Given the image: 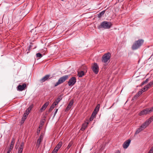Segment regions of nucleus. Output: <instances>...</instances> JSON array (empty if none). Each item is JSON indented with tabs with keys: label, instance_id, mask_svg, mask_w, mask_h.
Wrapping results in <instances>:
<instances>
[{
	"label": "nucleus",
	"instance_id": "nucleus-17",
	"mask_svg": "<svg viewBox=\"0 0 153 153\" xmlns=\"http://www.w3.org/2000/svg\"><path fill=\"white\" fill-rule=\"evenodd\" d=\"M73 103L74 101L73 100H71L66 108V111H68L70 109L72 106L73 105Z\"/></svg>",
	"mask_w": 153,
	"mask_h": 153
},
{
	"label": "nucleus",
	"instance_id": "nucleus-36",
	"mask_svg": "<svg viewBox=\"0 0 153 153\" xmlns=\"http://www.w3.org/2000/svg\"><path fill=\"white\" fill-rule=\"evenodd\" d=\"M58 109H56V111H55V112H54V117L55 116V115H56V113L58 111Z\"/></svg>",
	"mask_w": 153,
	"mask_h": 153
},
{
	"label": "nucleus",
	"instance_id": "nucleus-21",
	"mask_svg": "<svg viewBox=\"0 0 153 153\" xmlns=\"http://www.w3.org/2000/svg\"><path fill=\"white\" fill-rule=\"evenodd\" d=\"M78 73L79 77H81L84 75V72L83 71H78Z\"/></svg>",
	"mask_w": 153,
	"mask_h": 153
},
{
	"label": "nucleus",
	"instance_id": "nucleus-22",
	"mask_svg": "<svg viewBox=\"0 0 153 153\" xmlns=\"http://www.w3.org/2000/svg\"><path fill=\"white\" fill-rule=\"evenodd\" d=\"M27 117L25 115H23V117L22 118V120L20 123L21 124L24 123L25 120L26 119Z\"/></svg>",
	"mask_w": 153,
	"mask_h": 153
},
{
	"label": "nucleus",
	"instance_id": "nucleus-3",
	"mask_svg": "<svg viewBox=\"0 0 153 153\" xmlns=\"http://www.w3.org/2000/svg\"><path fill=\"white\" fill-rule=\"evenodd\" d=\"M111 57V54L109 52L105 53L103 55L102 58L101 60L102 62L106 63L109 60Z\"/></svg>",
	"mask_w": 153,
	"mask_h": 153
},
{
	"label": "nucleus",
	"instance_id": "nucleus-33",
	"mask_svg": "<svg viewBox=\"0 0 153 153\" xmlns=\"http://www.w3.org/2000/svg\"><path fill=\"white\" fill-rule=\"evenodd\" d=\"M153 152V149L152 147L148 153H152Z\"/></svg>",
	"mask_w": 153,
	"mask_h": 153
},
{
	"label": "nucleus",
	"instance_id": "nucleus-5",
	"mask_svg": "<svg viewBox=\"0 0 153 153\" xmlns=\"http://www.w3.org/2000/svg\"><path fill=\"white\" fill-rule=\"evenodd\" d=\"M61 99H62L58 97L53 103L49 109V111H52V110L55 108V106L58 105Z\"/></svg>",
	"mask_w": 153,
	"mask_h": 153
},
{
	"label": "nucleus",
	"instance_id": "nucleus-20",
	"mask_svg": "<svg viewBox=\"0 0 153 153\" xmlns=\"http://www.w3.org/2000/svg\"><path fill=\"white\" fill-rule=\"evenodd\" d=\"M143 92L140 90L134 97V99L137 98L140 95H141Z\"/></svg>",
	"mask_w": 153,
	"mask_h": 153
},
{
	"label": "nucleus",
	"instance_id": "nucleus-40",
	"mask_svg": "<svg viewBox=\"0 0 153 153\" xmlns=\"http://www.w3.org/2000/svg\"><path fill=\"white\" fill-rule=\"evenodd\" d=\"M144 84H145V83H144V81L142 83V85H144Z\"/></svg>",
	"mask_w": 153,
	"mask_h": 153
},
{
	"label": "nucleus",
	"instance_id": "nucleus-19",
	"mask_svg": "<svg viewBox=\"0 0 153 153\" xmlns=\"http://www.w3.org/2000/svg\"><path fill=\"white\" fill-rule=\"evenodd\" d=\"M49 103V102H47L45 103L42 106V107L40 109L41 110H44L47 108Z\"/></svg>",
	"mask_w": 153,
	"mask_h": 153
},
{
	"label": "nucleus",
	"instance_id": "nucleus-42",
	"mask_svg": "<svg viewBox=\"0 0 153 153\" xmlns=\"http://www.w3.org/2000/svg\"><path fill=\"white\" fill-rule=\"evenodd\" d=\"M39 132H40V130H39V131H37V133H39Z\"/></svg>",
	"mask_w": 153,
	"mask_h": 153
},
{
	"label": "nucleus",
	"instance_id": "nucleus-1",
	"mask_svg": "<svg viewBox=\"0 0 153 153\" xmlns=\"http://www.w3.org/2000/svg\"><path fill=\"white\" fill-rule=\"evenodd\" d=\"M144 40L142 39H139L135 42L132 46V49L133 50H135L139 48L143 45Z\"/></svg>",
	"mask_w": 153,
	"mask_h": 153
},
{
	"label": "nucleus",
	"instance_id": "nucleus-28",
	"mask_svg": "<svg viewBox=\"0 0 153 153\" xmlns=\"http://www.w3.org/2000/svg\"><path fill=\"white\" fill-rule=\"evenodd\" d=\"M36 56L37 57L41 58L42 57V54L39 53H38L36 54Z\"/></svg>",
	"mask_w": 153,
	"mask_h": 153
},
{
	"label": "nucleus",
	"instance_id": "nucleus-12",
	"mask_svg": "<svg viewBox=\"0 0 153 153\" xmlns=\"http://www.w3.org/2000/svg\"><path fill=\"white\" fill-rule=\"evenodd\" d=\"M24 145V143L22 142L21 143L19 147L18 150V153H22Z\"/></svg>",
	"mask_w": 153,
	"mask_h": 153
},
{
	"label": "nucleus",
	"instance_id": "nucleus-7",
	"mask_svg": "<svg viewBox=\"0 0 153 153\" xmlns=\"http://www.w3.org/2000/svg\"><path fill=\"white\" fill-rule=\"evenodd\" d=\"M76 78L74 77H72L69 80L68 84L69 86L73 85L76 83Z\"/></svg>",
	"mask_w": 153,
	"mask_h": 153
},
{
	"label": "nucleus",
	"instance_id": "nucleus-15",
	"mask_svg": "<svg viewBox=\"0 0 153 153\" xmlns=\"http://www.w3.org/2000/svg\"><path fill=\"white\" fill-rule=\"evenodd\" d=\"M50 76V75H46L44 77H43L41 79H40V81L42 83L45 81L48 80V79H50L49 77Z\"/></svg>",
	"mask_w": 153,
	"mask_h": 153
},
{
	"label": "nucleus",
	"instance_id": "nucleus-11",
	"mask_svg": "<svg viewBox=\"0 0 153 153\" xmlns=\"http://www.w3.org/2000/svg\"><path fill=\"white\" fill-rule=\"evenodd\" d=\"M26 87V84L25 83L23 84L22 85H19L17 87L18 90L19 91H23Z\"/></svg>",
	"mask_w": 153,
	"mask_h": 153
},
{
	"label": "nucleus",
	"instance_id": "nucleus-41",
	"mask_svg": "<svg viewBox=\"0 0 153 153\" xmlns=\"http://www.w3.org/2000/svg\"><path fill=\"white\" fill-rule=\"evenodd\" d=\"M114 103H114L112 105L111 107L110 108H111V107H112V106H113L114 105Z\"/></svg>",
	"mask_w": 153,
	"mask_h": 153
},
{
	"label": "nucleus",
	"instance_id": "nucleus-31",
	"mask_svg": "<svg viewBox=\"0 0 153 153\" xmlns=\"http://www.w3.org/2000/svg\"><path fill=\"white\" fill-rule=\"evenodd\" d=\"M32 108V107L31 106H30L29 107H28V108L26 110H27V111L30 112L31 111Z\"/></svg>",
	"mask_w": 153,
	"mask_h": 153
},
{
	"label": "nucleus",
	"instance_id": "nucleus-34",
	"mask_svg": "<svg viewBox=\"0 0 153 153\" xmlns=\"http://www.w3.org/2000/svg\"><path fill=\"white\" fill-rule=\"evenodd\" d=\"M149 80V79H147L145 81H144V83H146Z\"/></svg>",
	"mask_w": 153,
	"mask_h": 153
},
{
	"label": "nucleus",
	"instance_id": "nucleus-6",
	"mask_svg": "<svg viewBox=\"0 0 153 153\" xmlns=\"http://www.w3.org/2000/svg\"><path fill=\"white\" fill-rule=\"evenodd\" d=\"M92 70L96 74L98 73L99 70V68L97 63H94L91 67Z\"/></svg>",
	"mask_w": 153,
	"mask_h": 153
},
{
	"label": "nucleus",
	"instance_id": "nucleus-13",
	"mask_svg": "<svg viewBox=\"0 0 153 153\" xmlns=\"http://www.w3.org/2000/svg\"><path fill=\"white\" fill-rule=\"evenodd\" d=\"M62 144V141H60L59 143L58 144L56 145V146L54 148L53 150L55 151V152H57L58 150L60 149Z\"/></svg>",
	"mask_w": 153,
	"mask_h": 153
},
{
	"label": "nucleus",
	"instance_id": "nucleus-9",
	"mask_svg": "<svg viewBox=\"0 0 153 153\" xmlns=\"http://www.w3.org/2000/svg\"><path fill=\"white\" fill-rule=\"evenodd\" d=\"M150 113L149 108H146L141 111L139 114L140 116H142L144 115H146Z\"/></svg>",
	"mask_w": 153,
	"mask_h": 153
},
{
	"label": "nucleus",
	"instance_id": "nucleus-14",
	"mask_svg": "<svg viewBox=\"0 0 153 153\" xmlns=\"http://www.w3.org/2000/svg\"><path fill=\"white\" fill-rule=\"evenodd\" d=\"M43 137V133H41L37 141V145H38V146H39L41 143L42 141Z\"/></svg>",
	"mask_w": 153,
	"mask_h": 153
},
{
	"label": "nucleus",
	"instance_id": "nucleus-29",
	"mask_svg": "<svg viewBox=\"0 0 153 153\" xmlns=\"http://www.w3.org/2000/svg\"><path fill=\"white\" fill-rule=\"evenodd\" d=\"M29 112L27 111V110H26L24 114L23 115H25L27 117V115L29 113Z\"/></svg>",
	"mask_w": 153,
	"mask_h": 153
},
{
	"label": "nucleus",
	"instance_id": "nucleus-45",
	"mask_svg": "<svg viewBox=\"0 0 153 153\" xmlns=\"http://www.w3.org/2000/svg\"><path fill=\"white\" fill-rule=\"evenodd\" d=\"M62 0V1H63V0Z\"/></svg>",
	"mask_w": 153,
	"mask_h": 153
},
{
	"label": "nucleus",
	"instance_id": "nucleus-2",
	"mask_svg": "<svg viewBox=\"0 0 153 153\" xmlns=\"http://www.w3.org/2000/svg\"><path fill=\"white\" fill-rule=\"evenodd\" d=\"M111 25L112 24L111 22L104 21L101 23V25L98 26V28H103L105 29H109Z\"/></svg>",
	"mask_w": 153,
	"mask_h": 153
},
{
	"label": "nucleus",
	"instance_id": "nucleus-43",
	"mask_svg": "<svg viewBox=\"0 0 153 153\" xmlns=\"http://www.w3.org/2000/svg\"><path fill=\"white\" fill-rule=\"evenodd\" d=\"M85 67V68H86V67Z\"/></svg>",
	"mask_w": 153,
	"mask_h": 153
},
{
	"label": "nucleus",
	"instance_id": "nucleus-30",
	"mask_svg": "<svg viewBox=\"0 0 153 153\" xmlns=\"http://www.w3.org/2000/svg\"><path fill=\"white\" fill-rule=\"evenodd\" d=\"M97 113L95 111H93V113H92V114L91 116V117H92L94 118L96 115V114H97Z\"/></svg>",
	"mask_w": 153,
	"mask_h": 153
},
{
	"label": "nucleus",
	"instance_id": "nucleus-10",
	"mask_svg": "<svg viewBox=\"0 0 153 153\" xmlns=\"http://www.w3.org/2000/svg\"><path fill=\"white\" fill-rule=\"evenodd\" d=\"M131 140L130 139H128L123 144V146L124 148H127L130 143Z\"/></svg>",
	"mask_w": 153,
	"mask_h": 153
},
{
	"label": "nucleus",
	"instance_id": "nucleus-38",
	"mask_svg": "<svg viewBox=\"0 0 153 153\" xmlns=\"http://www.w3.org/2000/svg\"><path fill=\"white\" fill-rule=\"evenodd\" d=\"M55 151H54V150H53V151L52 152H51V153H57V152H55Z\"/></svg>",
	"mask_w": 153,
	"mask_h": 153
},
{
	"label": "nucleus",
	"instance_id": "nucleus-8",
	"mask_svg": "<svg viewBox=\"0 0 153 153\" xmlns=\"http://www.w3.org/2000/svg\"><path fill=\"white\" fill-rule=\"evenodd\" d=\"M153 121V116L150 117L143 124L146 127Z\"/></svg>",
	"mask_w": 153,
	"mask_h": 153
},
{
	"label": "nucleus",
	"instance_id": "nucleus-27",
	"mask_svg": "<svg viewBox=\"0 0 153 153\" xmlns=\"http://www.w3.org/2000/svg\"><path fill=\"white\" fill-rule=\"evenodd\" d=\"M153 84V81L150 82L147 85L148 87H149V88H150L152 85Z\"/></svg>",
	"mask_w": 153,
	"mask_h": 153
},
{
	"label": "nucleus",
	"instance_id": "nucleus-18",
	"mask_svg": "<svg viewBox=\"0 0 153 153\" xmlns=\"http://www.w3.org/2000/svg\"><path fill=\"white\" fill-rule=\"evenodd\" d=\"M88 123H89L88 122H87L83 124L80 130L82 131L84 130L87 128Z\"/></svg>",
	"mask_w": 153,
	"mask_h": 153
},
{
	"label": "nucleus",
	"instance_id": "nucleus-32",
	"mask_svg": "<svg viewBox=\"0 0 153 153\" xmlns=\"http://www.w3.org/2000/svg\"><path fill=\"white\" fill-rule=\"evenodd\" d=\"M149 109L150 110V113L153 111V106L151 108H149Z\"/></svg>",
	"mask_w": 153,
	"mask_h": 153
},
{
	"label": "nucleus",
	"instance_id": "nucleus-39",
	"mask_svg": "<svg viewBox=\"0 0 153 153\" xmlns=\"http://www.w3.org/2000/svg\"><path fill=\"white\" fill-rule=\"evenodd\" d=\"M11 151L10 150H8L7 153H10Z\"/></svg>",
	"mask_w": 153,
	"mask_h": 153
},
{
	"label": "nucleus",
	"instance_id": "nucleus-24",
	"mask_svg": "<svg viewBox=\"0 0 153 153\" xmlns=\"http://www.w3.org/2000/svg\"><path fill=\"white\" fill-rule=\"evenodd\" d=\"M105 13V11H102L98 15V16L99 18H100Z\"/></svg>",
	"mask_w": 153,
	"mask_h": 153
},
{
	"label": "nucleus",
	"instance_id": "nucleus-4",
	"mask_svg": "<svg viewBox=\"0 0 153 153\" xmlns=\"http://www.w3.org/2000/svg\"><path fill=\"white\" fill-rule=\"evenodd\" d=\"M68 77L69 76L68 75H66L59 78L58 82L55 84V86H56L64 82L68 78Z\"/></svg>",
	"mask_w": 153,
	"mask_h": 153
},
{
	"label": "nucleus",
	"instance_id": "nucleus-37",
	"mask_svg": "<svg viewBox=\"0 0 153 153\" xmlns=\"http://www.w3.org/2000/svg\"><path fill=\"white\" fill-rule=\"evenodd\" d=\"M71 146V144L70 143H69L67 146L68 149H69Z\"/></svg>",
	"mask_w": 153,
	"mask_h": 153
},
{
	"label": "nucleus",
	"instance_id": "nucleus-25",
	"mask_svg": "<svg viewBox=\"0 0 153 153\" xmlns=\"http://www.w3.org/2000/svg\"><path fill=\"white\" fill-rule=\"evenodd\" d=\"M149 88V87H148L147 85L145 86L144 88H142L141 90L143 92L145 91L146 90H147Z\"/></svg>",
	"mask_w": 153,
	"mask_h": 153
},
{
	"label": "nucleus",
	"instance_id": "nucleus-44",
	"mask_svg": "<svg viewBox=\"0 0 153 153\" xmlns=\"http://www.w3.org/2000/svg\"><path fill=\"white\" fill-rule=\"evenodd\" d=\"M152 148H153V146L152 147Z\"/></svg>",
	"mask_w": 153,
	"mask_h": 153
},
{
	"label": "nucleus",
	"instance_id": "nucleus-16",
	"mask_svg": "<svg viewBox=\"0 0 153 153\" xmlns=\"http://www.w3.org/2000/svg\"><path fill=\"white\" fill-rule=\"evenodd\" d=\"M146 127L144 126L143 124H142L140 127L138 128L136 131L135 134H137L139 133L142 130L144 129L145 128H146Z\"/></svg>",
	"mask_w": 153,
	"mask_h": 153
},
{
	"label": "nucleus",
	"instance_id": "nucleus-26",
	"mask_svg": "<svg viewBox=\"0 0 153 153\" xmlns=\"http://www.w3.org/2000/svg\"><path fill=\"white\" fill-rule=\"evenodd\" d=\"M14 142L13 141H12L11 142V144L10 146V148L9 149V150H10L11 151V150L13 149V145L14 144Z\"/></svg>",
	"mask_w": 153,
	"mask_h": 153
},
{
	"label": "nucleus",
	"instance_id": "nucleus-35",
	"mask_svg": "<svg viewBox=\"0 0 153 153\" xmlns=\"http://www.w3.org/2000/svg\"><path fill=\"white\" fill-rule=\"evenodd\" d=\"M94 117H92L91 116V117H90V121H92V120H93V119H94Z\"/></svg>",
	"mask_w": 153,
	"mask_h": 153
},
{
	"label": "nucleus",
	"instance_id": "nucleus-23",
	"mask_svg": "<svg viewBox=\"0 0 153 153\" xmlns=\"http://www.w3.org/2000/svg\"><path fill=\"white\" fill-rule=\"evenodd\" d=\"M100 107V105L99 104H98L97 105V106H96V107L94 111L96 112H97H97L99 110Z\"/></svg>",
	"mask_w": 153,
	"mask_h": 153
}]
</instances>
